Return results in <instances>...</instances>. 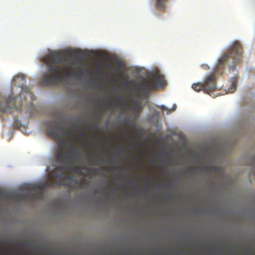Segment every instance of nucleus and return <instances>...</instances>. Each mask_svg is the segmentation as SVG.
<instances>
[{"label":"nucleus","instance_id":"1","mask_svg":"<svg viewBox=\"0 0 255 255\" xmlns=\"http://www.w3.org/2000/svg\"><path fill=\"white\" fill-rule=\"evenodd\" d=\"M81 126L79 124L73 125L74 130H72L71 128H65L62 123L60 122L52 120L48 123L47 129L48 134L59 142V148L55 154L56 159L63 165L62 166L55 167L53 171L49 173L51 177L49 179L48 187H52L55 185H64V180L69 178L66 171H70L74 168V166L71 165L74 158L79 159V154L81 153L82 150H75V153L74 155L68 152L64 149L65 145L63 143V139L68 132H70L74 137Z\"/></svg>","mask_w":255,"mask_h":255},{"label":"nucleus","instance_id":"2","mask_svg":"<svg viewBox=\"0 0 255 255\" xmlns=\"http://www.w3.org/2000/svg\"><path fill=\"white\" fill-rule=\"evenodd\" d=\"M242 56V47L240 43L235 41L231 45L228 50L218 60V63L215 68L214 72L208 76L204 82L193 84L192 88L197 92L204 90L207 94L216 89V74H222L224 71V66L230 59L232 60V64L229 68L233 70L236 69V65L240 63Z\"/></svg>","mask_w":255,"mask_h":255},{"label":"nucleus","instance_id":"3","mask_svg":"<svg viewBox=\"0 0 255 255\" xmlns=\"http://www.w3.org/2000/svg\"><path fill=\"white\" fill-rule=\"evenodd\" d=\"M74 62L64 64L62 68L54 66L48 65V71L51 74H45L40 80V84L45 86L56 85L62 80L63 76L70 73Z\"/></svg>","mask_w":255,"mask_h":255},{"label":"nucleus","instance_id":"4","mask_svg":"<svg viewBox=\"0 0 255 255\" xmlns=\"http://www.w3.org/2000/svg\"><path fill=\"white\" fill-rule=\"evenodd\" d=\"M166 84L165 80L162 75L158 74L155 77L150 76L144 79L139 84V88L140 92L145 96L158 88H163Z\"/></svg>","mask_w":255,"mask_h":255},{"label":"nucleus","instance_id":"5","mask_svg":"<svg viewBox=\"0 0 255 255\" xmlns=\"http://www.w3.org/2000/svg\"><path fill=\"white\" fill-rule=\"evenodd\" d=\"M25 97L23 93L19 95L18 100L17 97L11 95L3 97L0 102V111L10 113L13 110L20 111L22 105L21 97Z\"/></svg>","mask_w":255,"mask_h":255},{"label":"nucleus","instance_id":"6","mask_svg":"<svg viewBox=\"0 0 255 255\" xmlns=\"http://www.w3.org/2000/svg\"><path fill=\"white\" fill-rule=\"evenodd\" d=\"M43 188V185L42 184L34 185L31 187V190L35 191L36 193H33L31 192H29L26 195L19 194L17 195V198L22 200H26L27 198L32 200L40 199L43 195V192L42 191Z\"/></svg>","mask_w":255,"mask_h":255},{"label":"nucleus","instance_id":"7","mask_svg":"<svg viewBox=\"0 0 255 255\" xmlns=\"http://www.w3.org/2000/svg\"><path fill=\"white\" fill-rule=\"evenodd\" d=\"M47 59L49 62L54 64H64L65 62L69 60L68 56L57 52L50 53L47 55Z\"/></svg>","mask_w":255,"mask_h":255},{"label":"nucleus","instance_id":"8","mask_svg":"<svg viewBox=\"0 0 255 255\" xmlns=\"http://www.w3.org/2000/svg\"><path fill=\"white\" fill-rule=\"evenodd\" d=\"M131 108L133 111L138 114L141 109V106L138 102L136 101L131 104Z\"/></svg>","mask_w":255,"mask_h":255},{"label":"nucleus","instance_id":"9","mask_svg":"<svg viewBox=\"0 0 255 255\" xmlns=\"http://www.w3.org/2000/svg\"><path fill=\"white\" fill-rule=\"evenodd\" d=\"M20 80L21 81H22V82H23L24 83L25 82V76L24 75H16V76H15L13 79H12V85H13V86H14L15 85H16V81L17 80Z\"/></svg>","mask_w":255,"mask_h":255},{"label":"nucleus","instance_id":"10","mask_svg":"<svg viewBox=\"0 0 255 255\" xmlns=\"http://www.w3.org/2000/svg\"><path fill=\"white\" fill-rule=\"evenodd\" d=\"M167 0H157L156 5L161 10H164L165 7V2Z\"/></svg>","mask_w":255,"mask_h":255},{"label":"nucleus","instance_id":"11","mask_svg":"<svg viewBox=\"0 0 255 255\" xmlns=\"http://www.w3.org/2000/svg\"><path fill=\"white\" fill-rule=\"evenodd\" d=\"M237 81V77H234L232 79V87L230 88H229V92L230 93H232L235 92V91L236 89Z\"/></svg>","mask_w":255,"mask_h":255},{"label":"nucleus","instance_id":"12","mask_svg":"<svg viewBox=\"0 0 255 255\" xmlns=\"http://www.w3.org/2000/svg\"><path fill=\"white\" fill-rule=\"evenodd\" d=\"M174 106H175V107H174L172 109H170L166 108L164 105H161L160 107V109L162 111L166 112L167 114H170L171 112H173V111H175V108H176V106L174 105Z\"/></svg>","mask_w":255,"mask_h":255},{"label":"nucleus","instance_id":"13","mask_svg":"<svg viewBox=\"0 0 255 255\" xmlns=\"http://www.w3.org/2000/svg\"><path fill=\"white\" fill-rule=\"evenodd\" d=\"M21 89L22 91L23 92H24L26 94H28V93L29 92V89L27 87L23 88V87H21Z\"/></svg>","mask_w":255,"mask_h":255},{"label":"nucleus","instance_id":"14","mask_svg":"<svg viewBox=\"0 0 255 255\" xmlns=\"http://www.w3.org/2000/svg\"><path fill=\"white\" fill-rule=\"evenodd\" d=\"M76 54L81 58H83L84 56V54L80 51H76Z\"/></svg>","mask_w":255,"mask_h":255},{"label":"nucleus","instance_id":"15","mask_svg":"<svg viewBox=\"0 0 255 255\" xmlns=\"http://www.w3.org/2000/svg\"><path fill=\"white\" fill-rule=\"evenodd\" d=\"M102 114V112L100 110H95L94 112V114L98 117H100L101 115Z\"/></svg>","mask_w":255,"mask_h":255},{"label":"nucleus","instance_id":"16","mask_svg":"<svg viewBox=\"0 0 255 255\" xmlns=\"http://www.w3.org/2000/svg\"><path fill=\"white\" fill-rule=\"evenodd\" d=\"M84 133V132L83 129L82 128V129H81L80 130V135L79 137H81L83 135Z\"/></svg>","mask_w":255,"mask_h":255},{"label":"nucleus","instance_id":"17","mask_svg":"<svg viewBox=\"0 0 255 255\" xmlns=\"http://www.w3.org/2000/svg\"><path fill=\"white\" fill-rule=\"evenodd\" d=\"M94 163L95 165H99L100 164V161L99 159H96L94 161Z\"/></svg>","mask_w":255,"mask_h":255},{"label":"nucleus","instance_id":"18","mask_svg":"<svg viewBox=\"0 0 255 255\" xmlns=\"http://www.w3.org/2000/svg\"><path fill=\"white\" fill-rule=\"evenodd\" d=\"M202 67H203L204 69H206V70H208V69H209V67L207 65H206V64H203V65H202Z\"/></svg>","mask_w":255,"mask_h":255},{"label":"nucleus","instance_id":"19","mask_svg":"<svg viewBox=\"0 0 255 255\" xmlns=\"http://www.w3.org/2000/svg\"><path fill=\"white\" fill-rule=\"evenodd\" d=\"M95 193H101V191L99 189H97L95 190Z\"/></svg>","mask_w":255,"mask_h":255},{"label":"nucleus","instance_id":"20","mask_svg":"<svg viewBox=\"0 0 255 255\" xmlns=\"http://www.w3.org/2000/svg\"><path fill=\"white\" fill-rule=\"evenodd\" d=\"M120 98L121 99V100L123 101V102H125L126 101V99L125 98L123 97H120Z\"/></svg>","mask_w":255,"mask_h":255},{"label":"nucleus","instance_id":"21","mask_svg":"<svg viewBox=\"0 0 255 255\" xmlns=\"http://www.w3.org/2000/svg\"><path fill=\"white\" fill-rule=\"evenodd\" d=\"M14 125L15 126H16V127H19V125L18 124H17V123L16 122V121L14 122Z\"/></svg>","mask_w":255,"mask_h":255},{"label":"nucleus","instance_id":"22","mask_svg":"<svg viewBox=\"0 0 255 255\" xmlns=\"http://www.w3.org/2000/svg\"><path fill=\"white\" fill-rule=\"evenodd\" d=\"M29 95L31 97V98L32 99V100H33V98H32V97H33V95H32V93H29Z\"/></svg>","mask_w":255,"mask_h":255},{"label":"nucleus","instance_id":"23","mask_svg":"<svg viewBox=\"0 0 255 255\" xmlns=\"http://www.w3.org/2000/svg\"><path fill=\"white\" fill-rule=\"evenodd\" d=\"M130 141H131V146H134V143L132 142L131 140L130 139Z\"/></svg>","mask_w":255,"mask_h":255},{"label":"nucleus","instance_id":"24","mask_svg":"<svg viewBox=\"0 0 255 255\" xmlns=\"http://www.w3.org/2000/svg\"><path fill=\"white\" fill-rule=\"evenodd\" d=\"M5 194H5V193H2V195H2V196H6V195H5Z\"/></svg>","mask_w":255,"mask_h":255},{"label":"nucleus","instance_id":"25","mask_svg":"<svg viewBox=\"0 0 255 255\" xmlns=\"http://www.w3.org/2000/svg\"><path fill=\"white\" fill-rule=\"evenodd\" d=\"M99 121V119H95V121H96V122H98Z\"/></svg>","mask_w":255,"mask_h":255},{"label":"nucleus","instance_id":"26","mask_svg":"<svg viewBox=\"0 0 255 255\" xmlns=\"http://www.w3.org/2000/svg\"><path fill=\"white\" fill-rule=\"evenodd\" d=\"M112 194H110L108 195V197H109V198H111V196H112Z\"/></svg>","mask_w":255,"mask_h":255},{"label":"nucleus","instance_id":"27","mask_svg":"<svg viewBox=\"0 0 255 255\" xmlns=\"http://www.w3.org/2000/svg\"><path fill=\"white\" fill-rule=\"evenodd\" d=\"M127 123H128V125H130V122L129 121H128L127 122Z\"/></svg>","mask_w":255,"mask_h":255},{"label":"nucleus","instance_id":"28","mask_svg":"<svg viewBox=\"0 0 255 255\" xmlns=\"http://www.w3.org/2000/svg\"><path fill=\"white\" fill-rule=\"evenodd\" d=\"M65 147L67 148V149H69V147L68 146H65Z\"/></svg>","mask_w":255,"mask_h":255},{"label":"nucleus","instance_id":"29","mask_svg":"<svg viewBox=\"0 0 255 255\" xmlns=\"http://www.w3.org/2000/svg\"><path fill=\"white\" fill-rule=\"evenodd\" d=\"M124 131H125V132H127V130L124 129Z\"/></svg>","mask_w":255,"mask_h":255},{"label":"nucleus","instance_id":"30","mask_svg":"<svg viewBox=\"0 0 255 255\" xmlns=\"http://www.w3.org/2000/svg\"><path fill=\"white\" fill-rule=\"evenodd\" d=\"M99 86H100L99 85H97V88H98L99 87Z\"/></svg>","mask_w":255,"mask_h":255},{"label":"nucleus","instance_id":"31","mask_svg":"<svg viewBox=\"0 0 255 255\" xmlns=\"http://www.w3.org/2000/svg\"><path fill=\"white\" fill-rule=\"evenodd\" d=\"M112 105H115V103H112Z\"/></svg>","mask_w":255,"mask_h":255},{"label":"nucleus","instance_id":"32","mask_svg":"<svg viewBox=\"0 0 255 255\" xmlns=\"http://www.w3.org/2000/svg\"><path fill=\"white\" fill-rule=\"evenodd\" d=\"M48 170H50V167H49L48 168Z\"/></svg>","mask_w":255,"mask_h":255}]
</instances>
